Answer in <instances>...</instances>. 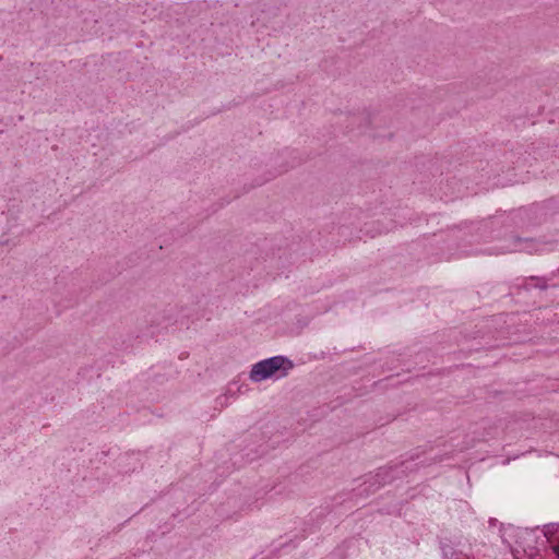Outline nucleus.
Returning <instances> with one entry per match:
<instances>
[{
	"instance_id": "2",
	"label": "nucleus",
	"mask_w": 559,
	"mask_h": 559,
	"mask_svg": "<svg viewBox=\"0 0 559 559\" xmlns=\"http://www.w3.org/2000/svg\"><path fill=\"white\" fill-rule=\"evenodd\" d=\"M556 555L559 557V544L554 547Z\"/></svg>"
},
{
	"instance_id": "1",
	"label": "nucleus",
	"mask_w": 559,
	"mask_h": 559,
	"mask_svg": "<svg viewBox=\"0 0 559 559\" xmlns=\"http://www.w3.org/2000/svg\"><path fill=\"white\" fill-rule=\"evenodd\" d=\"M292 368V364L281 356L272 357L255 364L250 372V378L253 381L265 380L275 374L281 369H284L283 374Z\"/></svg>"
}]
</instances>
